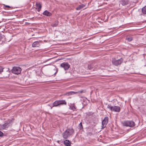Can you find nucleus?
I'll use <instances>...</instances> for the list:
<instances>
[{"label": "nucleus", "instance_id": "1", "mask_svg": "<svg viewBox=\"0 0 146 146\" xmlns=\"http://www.w3.org/2000/svg\"><path fill=\"white\" fill-rule=\"evenodd\" d=\"M74 133L72 129H68L66 130L62 134L64 138L66 139L71 135Z\"/></svg>", "mask_w": 146, "mask_h": 146}, {"label": "nucleus", "instance_id": "2", "mask_svg": "<svg viewBox=\"0 0 146 146\" xmlns=\"http://www.w3.org/2000/svg\"><path fill=\"white\" fill-rule=\"evenodd\" d=\"M107 108L109 109L110 110L114 111L115 112H119L120 111V107L116 106H111L109 105L107 106Z\"/></svg>", "mask_w": 146, "mask_h": 146}, {"label": "nucleus", "instance_id": "3", "mask_svg": "<svg viewBox=\"0 0 146 146\" xmlns=\"http://www.w3.org/2000/svg\"><path fill=\"white\" fill-rule=\"evenodd\" d=\"M123 125L124 126L133 127L135 125V123L132 121H126L123 122Z\"/></svg>", "mask_w": 146, "mask_h": 146}, {"label": "nucleus", "instance_id": "4", "mask_svg": "<svg viewBox=\"0 0 146 146\" xmlns=\"http://www.w3.org/2000/svg\"><path fill=\"white\" fill-rule=\"evenodd\" d=\"M21 69L19 67H14L11 70L12 72L16 74H20L21 72Z\"/></svg>", "mask_w": 146, "mask_h": 146}, {"label": "nucleus", "instance_id": "5", "mask_svg": "<svg viewBox=\"0 0 146 146\" xmlns=\"http://www.w3.org/2000/svg\"><path fill=\"white\" fill-rule=\"evenodd\" d=\"M123 59L122 58H121L117 60L115 59H112V63L115 66H117L121 64L123 61Z\"/></svg>", "mask_w": 146, "mask_h": 146}, {"label": "nucleus", "instance_id": "6", "mask_svg": "<svg viewBox=\"0 0 146 146\" xmlns=\"http://www.w3.org/2000/svg\"><path fill=\"white\" fill-rule=\"evenodd\" d=\"M70 66V65L67 62H64L60 65V67L64 69V70H66L68 69Z\"/></svg>", "mask_w": 146, "mask_h": 146}, {"label": "nucleus", "instance_id": "7", "mask_svg": "<svg viewBox=\"0 0 146 146\" xmlns=\"http://www.w3.org/2000/svg\"><path fill=\"white\" fill-rule=\"evenodd\" d=\"M108 118L106 117L104 118V119L102 121V128L103 129L106 126L108 122Z\"/></svg>", "mask_w": 146, "mask_h": 146}, {"label": "nucleus", "instance_id": "8", "mask_svg": "<svg viewBox=\"0 0 146 146\" xmlns=\"http://www.w3.org/2000/svg\"><path fill=\"white\" fill-rule=\"evenodd\" d=\"M83 92V91H81L78 92H72L70 91L67 92L66 94L65 95L67 96H70L71 95H72L74 94H75L76 93H82Z\"/></svg>", "mask_w": 146, "mask_h": 146}, {"label": "nucleus", "instance_id": "9", "mask_svg": "<svg viewBox=\"0 0 146 146\" xmlns=\"http://www.w3.org/2000/svg\"><path fill=\"white\" fill-rule=\"evenodd\" d=\"M69 109L73 111H76V108L74 104H70L69 105Z\"/></svg>", "mask_w": 146, "mask_h": 146}, {"label": "nucleus", "instance_id": "10", "mask_svg": "<svg viewBox=\"0 0 146 146\" xmlns=\"http://www.w3.org/2000/svg\"><path fill=\"white\" fill-rule=\"evenodd\" d=\"M120 3L122 5L125 6L128 4L129 1L128 0H121Z\"/></svg>", "mask_w": 146, "mask_h": 146}, {"label": "nucleus", "instance_id": "11", "mask_svg": "<svg viewBox=\"0 0 146 146\" xmlns=\"http://www.w3.org/2000/svg\"><path fill=\"white\" fill-rule=\"evenodd\" d=\"M9 124L7 123H5L2 125V128L3 129H5L9 126Z\"/></svg>", "mask_w": 146, "mask_h": 146}, {"label": "nucleus", "instance_id": "12", "mask_svg": "<svg viewBox=\"0 0 146 146\" xmlns=\"http://www.w3.org/2000/svg\"><path fill=\"white\" fill-rule=\"evenodd\" d=\"M39 46V42L37 41L35 42L32 44V46L33 47H38Z\"/></svg>", "mask_w": 146, "mask_h": 146}, {"label": "nucleus", "instance_id": "13", "mask_svg": "<svg viewBox=\"0 0 146 146\" xmlns=\"http://www.w3.org/2000/svg\"><path fill=\"white\" fill-rule=\"evenodd\" d=\"M35 5L37 9V11L38 12H39L42 7L40 3H36Z\"/></svg>", "mask_w": 146, "mask_h": 146}, {"label": "nucleus", "instance_id": "14", "mask_svg": "<svg viewBox=\"0 0 146 146\" xmlns=\"http://www.w3.org/2000/svg\"><path fill=\"white\" fill-rule=\"evenodd\" d=\"M64 145L66 146H70L71 142L68 140L66 139L64 141Z\"/></svg>", "mask_w": 146, "mask_h": 146}, {"label": "nucleus", "instance_id": "15", "mask_svg": "<svg viewBox=\"0 0 146 146\" xmlns=\"http://www.w3.org/2000/svg\"><path fill=\"white\" fill-rule=\"evenodd\" d=\"M43 14L47 16H50L52 15L51 13L49 12L47 10H45L43 13Z\"/></svg>", "mask_w": 146, "mask_h": 146}, {"label": "nucleus", "instance_id": "16", "mask_svg": "<svg viewBox=\"0 0 146 146\" xmlns=\"http://www.w3.org/2000/svg\"><path fill=\"white\" fill-rule=\"evenodd\" d=\"M58 101L59 105L61 104L66 105V103L64 100H58Z\"/></svg>", "mask_w": 146, "mask_h": 146}, {"label": "nucleus", "instance_id": "17", "mask_svg": "<svg viewBox=\"0 0 146 146\" xmlns=\"http://www.w3.org/2000/svg\"><path fill=\"white\" fill-rule=\"evenodd\" d=\"M59 105L58 102V101H56L54 102L52 104L53 107L57 106Z\"/></svg>", "mask_w": 146, "mask_h": 146}, {"label": "nucleus", "instance_id": "18", "mask_svg": "<svg viewBox=\"0 0 146 146\" xmlns=\"http://www.w3.org/2000/svg\"><path fill=\"white\" fill-rule=\"evenodd\" d=\"M5 36L3 35H0V41H4L5 39Z\"/></svg>", "mask_w": 146, "mask_h": 146}, {"label": "nucleus", "instance_id": "19", "mask_svg": "<svg viewBox=\"0 0 146 146\" xmlns=\"http://www.w3.org/2000/svg\"><path fill=\"white\" fill-rule=\"evenodd\" d=\"M142 12L144 14H146V6L142 8Z\"/></svg>", "mask_w": 146, "mask_h": 146}, {"label": "nucleus", "instance_id": "20", "mask_svg": "<svg viewBox=\"0 0 146 146\" xmlns=\"http://www.w3.org/2000/svg\"><path fill=\"white\" fill-rule=\"evenodd\" d=\"M132 38L131 36H129L126 38V40H127L129 42L131 41H132Z\"/></svg>", "mask_w": 146, "mask_h": 146}, {"label": "nucleus", "instance_id": "21", "mask_svg": "<svg viewBox=\"0 0 146 146\" xmlns=\"http://www.w3.org/2000/svg\"><path fill=\"white\" fill-rule=\"evenodd\" d=\"M84 7V6L82 5H80L78 7L76 8V9L77 10H78L80 9L81 8H83Z\"/></svg>", "mask_w": 146, "mask_h": 146}, {"label": "nucleus", "instance_id": "22", "mask_svg": "<svg viewBox=\"0 0 146 146\" xmlns=\"http://www.w3.org/2000/svg\"><path fill=\"white\" fill-rule=\"evenodd\" d=\"M92 65L91 64L88 65V68L89 70H91L92 68Z\"/></svg>", "mask_w": 146, "mask_h": 146}, {"label": "nucleus", "instance_id": "23", "mask_svg": "<svg viewBox=\"0 0 146 146\" xmlns=\"http://www.w3.org/2000/svg\"><path fill=\"white\" fill-rule=\"evenodd\" d=\"M3 69L2 66H0V73L3 72Z\"/></svg>", "mask_w": 146, "mask_h": 146}, {"label": "nucleus", "instance_id": "24", "mask_svg": "<svg viewBox=\"0 0 146 146\" xmlns=\"http://www.w3.org/2000/svg\"><path fill=\"white\" fill-rule=\"evenodd\" d=\"M58 24V23H56L55 24H52V26L53 27H56L57 25Z\"/></svg>", "mask_w": 146, "mask_h": 146}, {"label": "nucleus", "instance_id": "25", "mask_svg": "<svg viewBox=\"0 0 146 146\" xmlns=\"http://www.w3.org/2000/svg\"><path fill=\"white\" fill-rule=\"evenodd\" d=\"M79 126H80V129H81V128H82V123L80 122V123L79 124Z\"/></svg>", "mask_w": 146, "mask_h": 146}, {"label": "nucleus", "instance_id": "26", "mask_svg": "<svg viewBox=\"0 0 146 146\" xmlns=\"http://www.w3.org/2000/svg\"><path fill=\"white\" fill-rule=\"evenodd\" d=\"M3 133L1 131H0V136H2L3 135Z\"/></svg>", "mask_w": 146, "mask_h": 146}, {"label": "nucleus", "instance_id": "27", "mask_svg": "<svg viewBox=\"0 0 146 146\" xmlns=\"http://www.w3.org/2000/svg\"><path fill=\"white\" fill-rule=\"evenodd\" d=\"M6 7H9V8H10V7L9 6H8V5H6Z\"/></svg>", "mask_w": 146, "mask_h": 146}, {"label": "nucleus", "instance_id": "28", "mask_svg": "<svg viewBox=\"0 0 146 146\" xmlns=\"http://www.w3.org/2000/svg\"><path fill=\"white\" fill-rule=\"evenodd\" d=\"M57 72V71H56V72H55V74H56Z\"/></svg>", "mask_w": 146, "mask_h": 146}]
</instances>
